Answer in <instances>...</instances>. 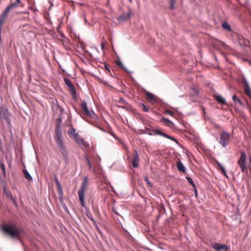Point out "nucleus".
Returning <instances> with one entry per match:
<instances>
[{
  "instance_id": "nucleus-7",
  "label": "nucleus",
  "mask_w": 251,
  "mask_h": 251,
  "mask_svg": "<svg viewBox=\"0 0 251 251\" xmlns=\"http://www.w3.org/2000/svg\"><path fill=\"white\" fill-rule=\"evenodd\" d=\"M9 113L7 108L4 107L0 108V118L1 119L4 120L7 123H10V120L9 118Z\"/></svg>"
},
{
  "instance_id": "nucleus-28",
  "label": "nucleus",
  "mask_w": 251,
  "mask_h": 251,
  "mask_svg": "<svg viewBox=\"0 0 251 251\" xmlns=\"http://www.w3.org/2000/svg\"><path fill=\"white\" fill-rule=\"evenodd\" d=\"M169 3L170 4V8L171 9H175V4L176 3V0H169Z\"/></svg>"
},
{
  "instance_id": "nucleus-29",
  "label": "nucleus",
  "mask_w": 251,
  "mask_h": 251,
  "mask_svg": "<svg viewBox=\"0 0 251 251\" xmlns=\"http://www.w3.org/2000/svg\"><path fill=\"white\" fill-rule=\"evenodd\" d=\"M140 106L142 107V110L144 112H148L149 111V108L144 103H141L139 104Z\"/></svg>"
},
{
  "instance_id": "nucleus-43",
  "label": "nucleus",
  "mask_w": 251,
  "mask_h": 251,
  "mask_svg": "<svg viewBox=\"0 0 251 251\" xmlns=\"http://www.w3.org/2000/svg\"><path fill=\"white\" fill-rule=\"evenodd\" d=\"M129 1L131 2L132 1V0H129Z\"/></svg>"
},
{
  "instance_id": "nucleus-37",
  "label": "nucleus",
  "mask_w": 251,
  "mask_h": 251,
  "mask_svg": "<svg viewBox=\"0 0 251 251\" xmlns=\"http://www.w3.org/2000/svg\"><path fill=\"white\" fill-rule=\"evenodd\" d=\"M192 187H193L194 190L197 189V186L195 183H194V184L192 185Z\"/></svg>"
},
{
  "instance_id": "nucleus-6",
  "label": "nucleus",
  "mask_w": 251,
  "mask_h": 251,
  "mask_svg": "<svg viewBox=\"0 0 251 251\" xmlns=\"http://www.w3.org/2000/svg\"><path fill=\"white\" fill-rule=\"evenodd\" d=\"M246 159L247 156L245 152L243 151H241L240 156L237 161V163L243 173L247 171V167L246 165Z\"/></svg>"
},
{
  "instance_id": "nucleus-1",
  "label": "nucleus",
  "mask_w": 251,
  "mask_h": 251,
  "mask_svg": "<svg viewBox=\"0 0 251 251\" xmlns=\"http://www.w3.org/2000/svg\"><path fill=\"white\" fill-rule=\"evenodd\" d=\"M3 231L12 237L18 236L20 230L15 225H5L2 226Z\"/></svg>"
},
{
  "instance_id": "nucleus-23",
  "label": "nucleus",
  "mask_w": 251,
  "mask_h": 251,
  "mask_svg": "<svg viewBox=\"0 0 251 251\" xmlns=\"http://www.w3.org/2000/svg\"><path fill=\"white\" fill-rule=\"evenodd\" d=\"M232 100L235 103H238L240 105H243V103L242 102V101L240 99V98L235 95H234L232 96Z\"/></svg>"
},
{
  "instance_id": "nucleus-42",
  "label": "nucleus",
  "mask_w": 251,
  "mask_h": 251,
  "mask_svg": "<svg viewBox=\"0 0 251 251\" xmlns=\"http://www.w3.org/2000/svg\"><path fill=\"white\" fill-rule=\"evenodd\" d=\"M100 129H101V130H102V128H101V127H100Z\"/></svg>"
},
{
  "instance_id": "nucleus-21",
  "label": "nucleus",
  "mask_w": 251,
  "mask_h": 251,
  "mask_svg": "<svg viewBox=\"0 0 251 251\" xmlns=\"http://www.w3.org/2000/svg\"><path fill=\"white\" fill-rule=\"evenodd\" d=\"M55 181L56 184L58 193L59 194L62 195L63 194V191H62V189L61 188V184H60L59 181H58V180L57 178H55Z\"/></svg>"
},
{
  "instance_id": "nucleus-44",
  "label": "nucleus",
  "mask_w": 251,
  "mask_h": 251,
  "mask_svg": "<svg viewBox=\"0 0 251 251\" xmlns=\"http://www.w3.org/2000/svg\"><path fill=\"white\" fill-rule=\"evenodd\" d=\"M250 64H251V60L250 61Z\"/></svg>"
},
{
  "instance_id": "nucleus-33",
  "label": "nucleus",
  "mask_w": 251,
  "mask_h": 251,
  "mask_svg": "<svg viewBox=\"0 0 251 251\" xmlns=\"http://www.w3.org/2000/svg\"><path fill=\"white\" fill-rule=\"evenodd\" d=\"M144 179L146 181V182H147V184H148V186L150 187H151V184L147 176H146V177H145Z\"/></svg>"
},
{
  "instance_id": "nucleus-36",
  "label": "nucleus",
  "mask_w": 251,
  "mask_h": 251,
  "mask_svg": "<svg viewBox=\"0 0 251 251\" xmlns=\"http://www.w3.org/2000/svg\"><path fill=\"white\" fill-rule=\"evenodd\" d=\"M105 69L110 74V70L109 69V66L107 64L104 65Z\"/></svg>"
},
{
  "instance_id": "nucleus-19",
  "label": "nucleus",
  "mask_w": 251,
  "mask_h": 251,
  "mask_svg": "<svg viewBox=\"0 0 251 251\" xmlns=\"http://www.w3.org/2000/svg\"><path fill=\"white\" fill-rule=\"evenodd\" d=\"M69 91L74 99L76 98V92L73 84L68 87Z\"/></svg>"
},
{
  "instance_id": "nucleus-25",
  "label": "nucleus",
  "mask_w": 251,
  "mask_h": 251,
  "mask_svg": "<svg viewBox=\"0 0 251 251\" xmlns=\"http://www.w3.org/2000/svg\"><path fill=\"white\" fill-rule=\"evenodd\" d=\"M162 122L165 124L167 126H170L171 125H173V123L172 121H171L170 120L165 118H163L161 120Z\"/></svg>"
},
{
  "instance_id": "nucleus-24",
  "label": "nucleus",
  "mask_w": 251,
  "mask_h": 251,
  "mask_svg": "<svg viewBox=\"0 0 251 251\" xmlns=\"http://www.w3.org/2000/svg\"><path fill=\"white\" fill-rule=\"evenodd\" d=\"M23 173L24 174L25 177L28 180L31 181L32 180V178L30 175L28 173V171L26 170H24Z\"/></svg>"
},
{
  "instance_id": "nucleus-9",
  "label": "nucleus",
  "mask_w": 251,
  "mask_h": 251,
  "mask_svg": "<svg viewBox=\"0 0 251 251\" xmlns=\"http://www.w3.org/2000/svg\"><path fill=\"white\" fill-rule=\"evenodd\" d=\"M199 92L196 88L193 87L191 89L189 93L190 100L192 102H197L199 97Z\"/></svg>"
},
{
  "instance_id": "nucleus-34",
  "label": "nucleus",
  "mask_w": 251,
  "mask_h": 251,
  "mask_svg": "<svg viewBox=\"0 0 251 251\" xmlns=\"http://www.w3.org/2000/svg\"><path fill=\"white\" fill-rule=\"evenodd\" d=\"M165 113L167 114L171 115V116H173L174 114V112L169 110H166Z\"/></svg>"
},
{
  "instance_id": "nucleus-30",
  "label": "nucleus",
  "mask_w": 251,
  "mask_h": 251,
  "mask_svg": "<svg viewBox=\"0 0 251 251\" xmlns=\"http://www.w3.org/2000/svg\"><path fill=\"white\" fill-rule=\"evenodd\" d=\"M85 159L86 160V161L87 164L88 165L89 167H90V168L91 169L92 168V164H91V163L88 157L87 156H85Z\"/></svg>"
},
{
  "instance_id": "nucleus-18",
  "label": "nucleus",
  "mask_w": 251,
  "mask_h": 251,
  "mask_svg": "<svg viewBox=\"0 0 251 251\" xmlns=\"http://www.w3.org/2000/svg\"><path fill=\"white\" fill-rule=\"evenodd\" d=\"M214 99L220 103L222 104H225L226 101L225 99L223 98L221 96L218 95H215L214 96Z\"/></svg>"
},
{
  "instance_id": "nucleus-2",
  "label": "nucleus",
  "mask_w": 251,
  "mask_h": 251,
  "mask_svg": "<svg viewBox=\"0 0 251 251\" xmlns=\"http://www.w3.org/2000/svg\"><path fill=\"white\" fill-rule=\"evenodd\" d=\"M88 177L85 176L81 183L80 187L78 191V195L82 206H85L84 204V192L88 183Z\"/></svg>"
},
{
  "instance_id": "nucleus-31",
  "label": "nucleus",
  "mask_w": 251,
  "mask_h": 251,
  "mask_svg": "<svg viewBox=\"0 0 251 251\" xmlns=\"http://www.w3.org/2000/svg\"><path fill=\"white\" fill-rule=\"evenodd\" d=\"M87 216L91 221H92L93 223H96V221H95L91 213H87Z\"/></svg>"
},
{
  "instance_id": "nucleus-26",
  "label": "nucleus",
  "mask_w": 251,
  "mask_h": 251,
  "mask_svg": "<svg viewBox=\"0 0 251 251\" xmlns=\"http://www.w3.org/2000/svg\"><path fill=\"white\" fill-rule=\"evenodd\" d=\"M222 26L223 28L226 30L228 31H230L231 30V27L226 22L223 23Z\"/></svg>"
},
{
  "instance_id": "nucleus-40",
  "label": "nucleus",
  "mask_w": 251,
  "mask_h": 251,
  "mask_svg": "<svg viewBox=\"0 0 251 251\" xmlns=\"http://www.w3.org/2000/svg\"><path fill=\"white\" fill-rule=\"evenodd\" d=\"M4 192L6 193V195H8V193H7L5 187H4Z\"/></svg>"
},
{
  "instance_id": "nucleus-27",
  "label": "nucleus",
  "mask_w": 251,
  "mask_h": 251,
  "mask_svg": "<svg viewBox=\"0 0 251 251\" xmlns=\"http://www.w3.org/2000/svg\"><path fill=\"white\" fill-rule=\"evenodd\" d=\"M64 81L65 84L69 87L71 85L73 84V83L71 82L69 79L66 77H64Z\"/></svg>"
},
{
  "instance_id": "nucleus-11",
  "label": "nucleus",
  "mask_w": 251,
  "mask_h": 251,
  "mask_svg": "<svg viewBox=\"0 0 251 251\" xmlns=\"http://www.w3.org/2000/svg\"><path fill=\"white\" fill-rule=\"evenodd\" d=\"M211 247L216 251H221L222 250H228L227 246L223 244H220L217 242H211L210 243Z\"/></svg>"
},
{
  "instance_id": "nucleus-22",
  "label": "nucleus",
  "mask_w": 251,
  "mask_h": 251,
  "mask_svg": "<svg viewBox=\"0 0 251 251\" xmlns=\"http://www.w3.org/2000/svg\"><path fill=\"white\" fill-rule=\"evenodd\" d=\"M146 94L149 101L151 102L152 101L155 100V96L153 94L149 92H147Z\"/></svg>"
},
{
  "instance_id": "nucleus-39",
  "label": "nucleus",
  "mask_w": 251,
  "mask_h": 251,
  "mask_svg": "<svg viewBox=\"0 0 251 251\" xmlns=\"http://www.w3.org/2000/svg\"><path fill=\"white\" fill-rule=\"evenodd\" d=\"M120 101H122V102H125V100H124V99H123V98H121V99H120Z\"/></svg>"
},
{
  "instance_id": "nucleus-8",
  "label": "nucleus",
  "mask_w": 251,
  "mask_h": 251,
  "mask_svg": "<svg viewBox=\"0 0 251 251\" xmlns=\"http://www.w3.org/2000/svg\"><path fill=\"white\" fill-rule=\"evenodd\" d=\"M242 82L244 83V91L245 94L251 99V89L250 88L249 84L245 77H242Z\"/></svg>"
},
{
  "instance_id": "nucleus-16",
  "label": "nucleus",
  "mask_w": 251,
  "mask_h": 251,
  "mask_svg": "<svg viewBox=\"0 0 251 251\" xmlns=\"http://www.w3.org/2000/svg\"><path fill=\"white\" fill-rule=\"evenodd\" d=\"M68 133L70 137L73 139L77 137L78 136V133L75 132V129L73 127H71L70 129L68 130Z\"/></svg>"
},
{
  "instance_id": "nucleus-13",
  "label": "nucleus",
  "mask_w": 251,
  "mask_h": 251,
  "mask_svg": "<svg viewBox=\"0 0 251 251\" xmlns=\"http://www.w3.org/2000/svg\"><path fill=\"white\" fill-rule=\"evenodd\" d=\"M139 162V158L138 152L136 151H135L133 154V159L132 160V165L134 168H137L138 166Z\"/></svg>"
},
{
  "instance_id": "nucleus-4",
  "label": "nucleus",
  "mask_w": 251,
  "mask_h": 251,
  "mask_svg": "<svg viewBox=\"0 0 251 251\" xmlns=\"http://www.w3.org/2000/svg\"><path fill=\"white\" fill-rule=\"evenodd\" d=\"M54 138L58 147L60 150L65 148L63 145L62 132L58 125L55 128V135Z\"/></svg>"
},
{
  "instance_id": "nucleus-32",
  "label": "nucleus",
  "mask_w": 251,
  "mask_h": 251,
  "mask_svg": "<svg viewBox=\"0 0 251 251\" xmlns=\"http://www.w3.org/2000/svg\"><path fill=\"white\" fill-rule=\"evenodd\" d=\"M186 179H187V180L188 181L189 183H190L191 185H192L193 184H194V183L191 177L186 176Z\"/></svg>"
},
{
  "instance_id": "nucleus-10",
  "label": "nucleus",
  "mask_w": 251,
  "mask_h": 251,
  "mask_svg": "<svg viewBox=\"0 0 251 251\" xmlns=\"http://www.w3.org/2000/svg\"><path fill=\"white\" fill-rule=\"evenodd\" d=\"M81 108L85 113L91 118H94L95 116V113L93 111H90L87 107V103L85 101H83L81 103Z\"/></svg>"
},
{
  "instance_id": "nucleus-17",
  "label": "nucleus",
  "mask_w": 251,
  "mask_h": 251,
  "mask_svg": "<svg viewBox=\"0 0 251 251\" xmlns=\"http://www.w3.org/2000/svg\"><path fill=\"white\" fill-rule=\"evenodd\" d=\"M176 166L179 171L183 173H185L186 172L184 166L182 164V162L179 159H178L176 162Z\"/></svg>"
},
{
  "instance_id": "nucleus-41",
  "label": "nucleus",
  "mask_w": 251,
  "mask_h": 251,
  "mask_svg": "<svg viewBox=\"0 0 251 251\" xmlns=\"http://www.w3.org/2000/svg\"><path fill=\"white\" fill-rule=\"evenodd\" d=\"M101 49H103V48H104V45H103V44H101Z\"/></svg>"
},
{
  "instance_id": "nucleus-15",
  "label": "nucleus",
  "mask_w": 251,
  "mask_h": 251,
  "mask_svg": "<svg viewBox=\"0 0 251 251\" xmlns=\"http://www.w3.org/2000/svg\"><path fill=\"white\" fill-rule=\"evenodd\" d=\"M61 154L63 157V159L65 164H67L69 162V154L66 148L60 150Z\"/></svg>"
},
{
  "instance_id": "nucleus-3",
  "label": "nucleus",
  "mask_w": 251,
  "mask_h": 251,
  "mask_svg": "<svg viewBox=\"0 0 251 251\" xmlns=\"http://www.w3.org/2000/svg\"><path fill=\"white\" fill-rule=\"evenodd\" d=\"M146 132L148 135H149L150 136L160 135L164 137L169 139L172 141H174L177 144L178 143V141L175 138H174L173 136H170L166 133H163L159 129L155 128V129H151L150 128H148L147 129Z\"/></svg>"
},
{
  "instance_id": "nucleus-38",
  "label": "nucleus",
  "mask_w": 251,
  "mask_h": 251,
  "mask_svg": "<svg viewBox=\"0 0 251 251\" xmlns=\"http://www.w3.org/2000/svg\"><path fill=\"white\" fill-rule=\"evenodd\" d=\"M194 193H195V197H197L198 196V192H197V190H194Z\"/></svg>"
},
{
  "instance_id": "nucleus-12",
  "label": "nucleus",
  "mask_w": 251,
  "mask_h": 251,
  "mask_svg": "<svg viewBox=\"0 0 251 251\" xmlns=\"http://www.w3.org/2000/svg\"><path fill=\"white\" fill-rule=\"evenodd\" d=\"M131 14V11L129 9L126 14H123L118 17L117 20L120 22L126 21L130 18Z\"/></svg>"
},
{
  "instance_id": "nucleus-20",
  "label": "nucleus",
  "mask_w": 251,
  "mask_h": 251,
  "mask_svg": "<svg viewBox=\"0 0 251 251\" xmlns=\"http://www.w3.org/2000/svg\"><path fill=\"white\" fill-rule=\"evenodd\" d=\"M217 165L218 166L219 168L220 169L222 173L226 177H228V176L226 174V171L225 169L224 168V166L221 164L218 161L216 162Z\"/></svg>"
},
{
  "instance_id": "nucleus-5",
  "label": "nucleus",
  "mask_w": 251,
  "mask_h": 251,
  "mask_svg": "<svg viewBox=\"0 0 251 251\" xmlns=\"http://www.w3.org/2000/svg\"><path fill=\"white\" fill-rule=\"evenodd\" d=\"M230 135L226 131H223L220 135L219 143L223 147L226 148L229 143Z\"/></svg>"
},
{
  "instance_id": "nucleus-35",
  "label": "nucleus",
  "mask_w": 251,
  "mask_h": 251,
  "mask_svg": "<svg viewBox=\"0 0 251 251\" xmlns=\"http://www.w3.org/2000/svg\"><path fill=\"white\" fill-rule=\"evenodd\" d=\"M116 64L117 65H118L121 68H124V65H123V63L120 61L116 62Z\"/></svg>"
},
{
  "instance_id": "nucleus-14",
  "label": "nucleus",
  "mask_w": 251,
  "mask_h": 251,
  "mask_svg": "<svg viewBox=\"0 0 251 251\" xmlns=\"http://www.w3.org/2000/svg\"><path fill=\"white\" fill-rule=\"evenodd\" d=\"M74 139L76 143H77L78 144H79L82 147L86 148V147H88V145L87 144V143H86L84 141V140L83 138L80 137L79 136V135L77 136V137H75V138H74Z\"/></svg>"
}]
</instances>
